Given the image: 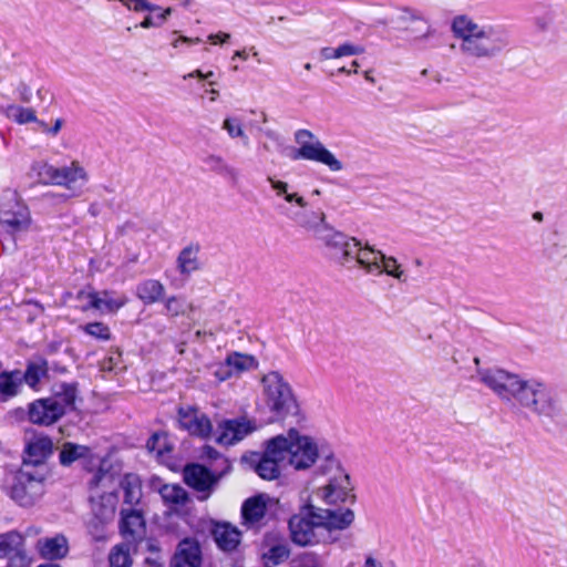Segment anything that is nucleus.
<instances>
[{"mask_svg": "<svg viewBox=\"0 0 567 567\" xmlns=\"http://www.w3.org/2000/svg\"><path fill=\"white\" fill-rule=\"evenodd\" d=\"M200 457L208 461H215L221 457L220 453L213 446L205 444L202 447Z\"/></svg>", "mask_w": 567, "mask_h": 567, "instance_id": "4d7b16f0", "label": "nucleus"}, {"mask_svg": "<svg viewBox=\"0 0 567 567\" xmlns=\"http://www.w3.org/2000/svg\"><path fill=\"white\" fill-rule=\"evenodd\" d=\"M223 128L227 131L230 137H241L245 140V143L248 141V136L241 127L240 121L238 118H225L223 123Z\"/></svg>", "mask_w": 567, "mask_h": 567, "instance_id": "a18cd8bd", "label": "nucleus"}, {"mask_svg": "<svg viewBox=\"0 0 567 567\" xmlns=\"http://www.w3.org/2000/svg\"><path fill=\"white\" fill-rule=\"evenodd\" d=\"M226 364L233 368L237 373H240L255 368L257 360L252 355L234 352L227 357Z\"/></svg>", "mask_w": 567, "mask_h": 567, "instance_id": "e433bc0d", "label": "nucleus"}, {"mask_svg": "<svg viewBox=\"0 0 567 567\" xmlns=\"http://www.w3.org/2000/svg\"><path fill=\"white\" fill-rule=\"evenodd\" d=\"M4 113L8 118L14 121L18 124H27L37 121L35 111L31 107L9 105Z\"/></svg>", "mask_w": 567, "mask_h": 567, "instance_id": "4c0bfd02", "label": "nucleus"}, {"mask_svg": "<svg viewBox=\"0 0 567 567\" xmlns=\"http://www.w3.org/2000/svg\"><path fill=\"white\" fill-rule=\"evenodd\" d=\"M159 494L166 504L183 506L189 501L187 491L177 484H164L159 488Z\"/></svg>", "mask_w": 567, "mask_h": 567, "instance_id": "2f4dec72", "label": "nucleus"}, {"mask_svg": "<svg viewBox=\"0 0 567 567\" xmlns=\"http://www.w3.org/2000/svg\"><path fill=\"white\" fill-rule=\"evenodd\" d=\"M2 198L7 199V203L2 204L3 254L8 249H14L20 236L29 230L31 214L29 207L21 200L17 190L10 188L3 190Z\"/></svg>", "mask_w": 567, "mask_h": 567, "instance_id": "20e7f679", "label": "nucleus"}, {"mask_svg": "<svg viewBox=\"0 0 567 567\" xmlns=\"http://www.w3.org/2000/svg\"><path fill=\"white\" fill-rule=\"evenodd\" d=\"M16 553H25L24 537L16 530L2 534V558Z\"/></svg>", "mask_w": 567, "mask_h": 567, "instance_id": "c9c22d12", "label": "nucleus"}, {"mask_svg": "<svg viewBox=\"0 0 567 567\" xmlns=\"http://www.w3.org/2000/svg\"><path fill=\"white\" fill-rule=\"evenodd\" d=\"M8 559L6 567H30L31 559L27 553H16L4 556Z\"/></svg>", "mask_w": 567, "mask_h": 567, "instance_id": "3c124183", "label": "nucleus"}, {"mask_svg": "<svg viewBox=\"0 0 567 567\" xmlns=\"http://www.w3.org/2000/svg\"><path fill=\"white\" fill-rule=\"evenodd\" d=\"M380 266L382 274L385 272L386 275L396 278L398 280H405L404 272L400 270V266L395 258L393 257H386L384 255V258H380Z\"/></svg>", "mask_w": 567, "mask_h": 567, "instance_id": "79ce46f5", "label": "nucleus"}, {"mask_svg": "<svg viewBox=\"0 0 567 567\" xmlns=\"http://www.w3.org/2000/svg\"><path fill=\"white\" fill-rule=\"evenodd\" d=\"M267 503L264 494L247 498L241 506V517L246 524L259 523L266 515Z\"/></svg>", "mask_w": 567, "mask_h": 567, "instance_id": "b1692460", "label": "nucleus"}, {"mask_svg": "<svg viewBox=\"0 0 567 567\" xmlns=\"http://www.w3.org/2000/svg\"><path fill=\"white\" fill-rule=\"evenodd\" d=\"M63 126V120L62 118H56L53 126H50L48 130V134L49 135H52V136H55L60 130L62 128Z\"/></svg>", "mask_w": 567, "mask_h": 567, "instance_id": "e2e57ef3", "label": "nucleus"}, {"mask_svg": "<svg viewBox=\"0 0 567 567\" xmlns=\"http://www.w3.org/2000/svg\"><path fill=\"white\" fill-rule=\"evenodd\" d=\"M37 549L43 559L59 560L69 554V542L63 534H56L53 537L38 539Z\"/></svg>", "mask_w": 567, "mask_h": 567, "instance_id": "6ab92c4d", "label": "nucleus"}, {"mask_svg": "<svg viewBox=\"0 0 567 567\" xmlns=\"http://www.w3.org/2000/svg\"><path fill=\"white\" fill-rule=\"evenodd\" d=\"M213 432V424L206 414L197 415L193 425H190L189 434L203 439H208Z\"/></svg>", "mask_w": 567, "mask_h": 567, "instance_id": "ea45409f", "label": "nucleus"}, {"mask_svg": "<svg viewBox=\"0 0 567 567\" xmlns=\"http://www.w3.org/2000/svg\"><path fill=\"white\" fill-rule=\"evenodd\" d=\"M213 537L224 551H233L240 544L241 533L229 523L217 524L213 529Z\"/></svg>", "mask_w": 567, "mask_h": 567, "instance_id": "4be33fe9", "label": "nucleus"}, {"mask_svg": "<svg viewBox=\"0 0 567 567\" xmlns=\"http://www.w3.org/2000/svg\"><path fill=\"white\" fill-rule=\"evenodd\" d=\"M120 532L125 542L137 544L143 540L145 534V519L141 511H121Z\"/></svg>", "mask_w": 567, "mask_h": 567, "instance_id": "dca6fc26", "label": "nucleus"}, {"mask_svg": "<svg viewBox=\"0 0 567 567\" xmlns=\"http://www.w3.org/2000/svg\"><path fill=\"white\" fill-rule=\"evenodd\" d=\"M203 163L210 172L230 177L233 181L237 179V171L230 165H228L221 156L214 154L207 155L206 157L203 158Z\"/></svg>", "mask_w": 567, "mask_h": 567, "instance_id": "473e14b6", "label": "nucleus"}, {"mask_svg": "<svg viewBox=\"0 0 567 567\" xmlns=\"http://www.w3.org/2000/svg\"><path fill=\"white\" fill-rule=\"evenodd\" d=\"M107 461L103 460L97 468V471L94 473L90 481L91 487H97L100 486L103 481L109 480L110 482L113 481V474L110 472V468L106 467Z\"/></svg>", "mask_w": 567, "mask_h": 567, "instance_id": "de8ad7c7", "label": "nucleus"}, {"mask_svg": "<svg viewBox=\"0 0 567 567\" xmlns=\"http://www.w3.org/2000/svg\"><path fill=\"white\" fill-rule=\"evenodd\" d=\"M225 468L219 473L213 472L209 467L200 463H188L183 468L184 483L192 489L200 493L197 498L203 502L209 498L219 481L230 472L231 464L227 458L223 460Z\"/></svg>", "mask_w": 567, "mask_h": 567, "instance_id": "6e6552de", "label": "nucleus"}, {"mask_svg": "<svg viewBox=\"0 0 567 567\" xmlns=\"http://www.w3.org/2000/svg\"><path fill=\"white\" fill-rule=\"evenodd\" d=\"M320 518L318 506L311 503L300 506L299 512L293 514L288 522L292 543L302 547L317 544L319 540L315 528L321 527Z\"/></svg>", "mask_w": 567, "mask_h": 567, "instance_id": "9b49d317", "label": "nucleus"}, {"mask_svg": "<svg viewBox=\"0 0 567 567\" xmlns=\"http://www.w3.org/2000/svg\"><path fill=\"white\" fill-rule=\"evenodd\" d=\"M197 411L193 408H179L178 409V423L182 429L190 432V425L194 424L197 417Z\"/></svg>", "mask_w": 567, "mask_h": 567, "instance_id": "49530a36", "label": "nucleus"}, {"mask_svg": "<svg viewBox=\"0 0 567 567\" xmlns=\"http://www.w3.org/2000/svg\"><path fill=\"white\" fill-rule=\"evenodd\" d=\"M185 301L177 297H169L165 302L167 313L173 317L183 315L185 312Z\"/></svg>", "mask_w": 567, "mask_h": 567, "instance_id": "8fccbe9b", "label": "nucleus"}, {"mask_svg": "<svg viewBox=\"0 0 567 567\" xmlns=\"http://www.w3.org/2000/svg\"><path fill=\"white\" fill-rule=\"evenodd\" d=\"M339 474L334 475L332 478H330L329 483L322 488L323 491V499H330L336 495L337 489L348 488V489H354L350 475L343 471V468L340 466V468H337Z\"/></svg>", "mask_w": 567, "mask_h": 567, "instance_id": "72a5a7b5", "label": "nucleus"}, {"mask_svg": "<svg viewBox=\"0 0 567 567\" xmlns=\"http://www.w3.org/2000/svg\"><path fill=\"white\" fill-rule=\"evenodd\" d=\"M21 375L25 384L32 390L39 391L41 380L49 375L48 361L43 358H40L38 361H29L25 371H21Z\"/></svg>", "mask_w": 567, "mask_h": 567, "instance_id": "a878e982", "label": "nucleus"}, {"mask_svg": "<svg viewBox=\"0 0 567 567\" xmlns=\"http://www.w3.org/2000/svg\"><path fill=\"white\" fill-rule=\"evenodd\" d=\"M261 383L266 403L277 420L291 419L297 424L303 421L298 399L280 372L270 371L262 377Z\"/></svg>", "mask_w": 567, "mask_h": 567, "instance_id": "7ed1b4c3", "label": "nucleus"}, {"mask_svg": "<svg viewBox=\"0 0 567 567\" xmlns=\"http://www.w3.org/2000/svg\"><path fill=\"white\" fill-rule=\"evenodd\" d=\"M104 298L99 297V293L95 291L89 292L87 295V303L80 306L82 311H87L90 309H102Z\"/></svg>", "mask_w": 567, "mask_h": 567, "instance_id": "5fc2aeb1", "label": "nucleus"}, {"mask_svg": "<svg viewBox=\"0 0 567 567\" xmlns=\"http://www.w3.org/2000/svg\"><path fill=\"white\" fill-rule=\"evenodd\" d=\"M203 561L202 547L197 539L183 538L172 558L173 567H200Z\"/></svg>", "mask_w": 567, "mask_h": 567, "instance_id": "f3484780", "label": "nucleus"}, {"mask_svg": "<svg viewBox=\"0 0 567 567\" xmlns=\"http://www.w3.org/2000/svg\"><path fill=\"white\" fill-rule=\"evenodd\" d=\"M229 39H230V34L229 33H225V32H218L216 34H210L208 37V40L212 41V43H214V44L225 43Z\"/></svg>", "mask_w": 567, "mask_h": 567, "instance_id": "052dcab7", "label": "nucleus"}, {"mask_svg": "<svg viewBox=\"0 0 567 567\" xmlns=\"http://www.w3.org/2000/svg\"><path fill=\"white\" fill-rule=\"evenodd\" d=\"M264 445L262 452L252 451L244 454L241 462L265 481L279 478L280 463L286 460L295 470L301 471L311 467L318 456L312 437L301 435L295 427L289 429L287 435L279 434L267 440Z\"/></svg>", "mask_w": 567, "mask_h": 567, "instance_id": "f03ea898", "label": "nucleus"}, {"mask_svg": "<svg viewBox=\"0 0 567 567\" xmlns=\"http://www.w3.org/2000/svg\"><path fill=\"white\" fill-rule=\"evenodd\" d=\"M318 513L322 517L319 525L329 532L347 529L352 525L355 517L354 512L350 508L329 509L318 507Z\"/></svg>", "mask_w": 567, "mask_h": 567, "instance_id": "a211bd4d", "label": "nucleus"}, {"mask_svg": "<svg viewBox=\"0 0 567 567\" xmlns=\"http://www.w3.org/2000/svg\"><path fill=\"white\" fill-rule=\"evenodd\" d=\"M477 373L481 381L502 400L515 399L523 408L553 422L563 417L564 409L558 395L544 382L523 380L503 369H483Z\"/></svg>", "mask_w": 567, "mask_h": 567, "instance_id": "f257e3e1", "label": "nucleus"}, {"mask_svg": "<svg viewBox=\"0 0 567 567\" xmlns=\"http://www.w3.org/2000/svg\"><path fill=\"white\" fill-rule=\"evenodd\" d=\"M83 331L97 340L107 341L111 339L110 328L101 321L86 323L83 326Z\"/></svg>", "mask_w": 567, "mask_h": 567, "instance_id": "a19ab883", "label": "nucleus"}, {"mask_svg": "<svg viewBox=\"0 0 567 567\" xmlns=\"http://www.w3.org/2000/svg\"><path fill=\"white\" fill-rule=\"evenodd\" d=\"M164 291V286L158 280L154 279L145 280L136 287V295L145 305L159 301Z\"/></svg>", "mask_w": 567, "mask_h": 567, "instance_id": "c85d7f7f", "label": "nucleus"}, {"mask_svg": "<svg viewBox=\"0 0 567 567\" xmlns=\"http://www.w3.org/2000/svg\"><path fill=\"white\" fill-rule=\"evenodd\" d=\"M290 555V549L285 544H277L270 547L265 555L272 564L278 565L286 560Z\"/></svg>", "mask_w": 567, "mask_h": 567, "instance_id": "c03bdc74", "label": "nucleus"}, {"mask_svg": "<svg viewBox=\"0 0 567 567\" xmlns=\"http://www.w3.org/2000/svg\"><path fill=\"white\" fill-rule=\"evenodd\" d=\"M339 48L341 50L342 56L358 55L364 51L362 47L354 45L351 43H343V44L339 45Z\"/></svg>", "mask_w": 567, "mask_h": 567, "instance_id": "13d9d810", "label": "nucleus"}, {"mask_svg": "<svg viewBox=\"0 0 567 567\" xmlns=\"http://www.w3.org/2000/svg\"><path fill=\"white\" fill-rule=\"evenodd\" d=\"M391 21L396 30L410 31L415 39H426L433 33L431 24L421 12L409 7L399 9Z\"/></svg>", "mask_w": 567, "mask_h": 567, "instance_id": "ddd939ff", "label": "nucleus"}, {"mask_svg": "<svg viewBox=\"0 0 567 567\" xmlns=\"http://www.w3.org/2000/svg\"><path fill=\"white\" fill-rule=\"evenodd\" d=\"M482 25L477 24L472 18L466 14H460L453 18L451 30L456 39L462 40L460 50L465 54L470 48L472 39L478 32Z\"/></svg>", "mask_w": 567, "mask_h": 567, "instance_id": "412c9836", "label": "nucleus"}, {"mask_svg": "<svg viewBox=\"0 0 567 567\" xmlns=\"http://www.w3.org/2000/svg\"><path fill=\"white\" fill-rule=\"evenodd\" d=\"M23 383L20 370L2 371V401L19 394Z\"/></svg>", "mask_w": 567, "mask_h": 567, "instance_id": "c756f323", "label": "nucleus"}, {"mask_svg": "<svg viewBox=\"0 0 567 567\" xmlns=\"http://www.w3.org/2000/svg\"><path fill=\"white\" fill-rule=\"evenodd\" d=\"M144 564L148 565L150 567H161V564L158 563V558L146 557L144 560Z\"/></svg>", "mask_w": 567, "mask_h": 567, "instance_id": "338daca9", "label": "nucleus"}, {"mask_svg": "<svg viewBox=\"0 0 567 567\" xmlns=\"http://www.w3.org/2000/svg\"><path fill=\"white\" fill-rule=\"evenodd\" d=\"M132 543L124 542L115 545L110 555L109 563L110 567H131L132 558L130 555Z\"/></svg>", "mask_w": 567, "mask_h": 567, "instance_id": "f704fd0d", "label": "nucleus"}, {"mask_svg": "<svg viewBox=\"0 0 567 567\" xmlns=\"http://www.w3.org/2000/svg\"><path fill=\"white\" fill-rule=\"evenodd\" d=\"M256 430L254 421L245 417L225 419L217 425L216 442L220 445H234Z\"/></svg>", "mask_w": 567, "mask_h": 567, "instance_id": "4468645a", "label": "nucleus"}, {"mask_svg": "<svg viewBox=\"0 0 567 567\" xmlns=\"http://www.w3.org/2000/svg\"><path fill=\"white\" fill-rule=\"evenodd\" d=\"M319 241L324 247L326 256L338 265L347 267L350 262H354V256L359 240L350 237L342 231L328 226L326 229L318 231Z\"/></svg>", "mask_w": 567, "mask_h": 567, "instance_id": "1a4fd4ad", "label": "nucleus"}, {"mask_svg": "<svg viewBox=\"0 0 567 567\" xmlns=\"http://www.w3.org/2000/svg\"><path fill=\"white\" fill-rule=\"evenodd\" d=\"M120 485L124 493V503L128 505L138 504L142 496L140 478L134 474H125Z\"/></svg>", "mask_w": 567, "mask_h": 567, "instance_id": "7c9ffc66", "label": "nucleus"}, {"mask_svg": "<svg viewBox=\"0 0 567 567\" xmlns=\"http://www.w3.org/2000/svg\"><path fill=\"white\" fill-rule=\"evenodd\" d=\"M161 439L162 434L159 432H155L148 437L146 442V449L150 452H156L158 456H162L164 455L165 452L169 451V449L166 445L159 446Z\"/></svg>", "mask_w": 567, "mask_h": 567, "instance_id": "603ef678", "label": "nucleus"}, {"mask_svg": "<svg viewBox=\"0 0 567 567\" xmlns=\"http://www.w3.org/2000/svg\"><path fill=\"white\" fill-rule=\"evenodd\" d=\"M27 466H22L12 478L9 487L10 498L22 507L33 506L45 492V474L35 472Z\"/></svg>", "mask_w": 567, "mask_h": 567, "instance_id": "39448f33", "label": "nucleus"}, {"mask_svg": "<svg viewBox=\"0 0 567 567\" xmlns=\"http://www.w3.org/2000/svg\"><path fill=\"white\" fill-rule=\"evenodd\" d=\"M332 52H333V48H329V47L322 48L320 50V56L323 60H330V59H332Z\"/></svg>", "mask_w": 567, "mask_h": 567, "instance_id": "0e129e2a", "label": "nucleus"}, {"mask_svg": "<svg viewBox=\"0 0 567 567\" xmlns=\"http://www.w3.org/2000/svg\"><path fill=\"white\" fill-rule=\"evenodd\" d=\"M121 352L118 350L112 352L107 358L102 361V370L103 371H116L121 369L118 364L121 363Z\"/></svg>", "mask_w": 567, "mask_h": 567, "instance_id": "864d4df0", "label": "nucleus"}, {"mask_svg": "<svg viewBox=\"0 0 567 567\" xmlns=\"http://www.w3.org/2000/svg\"><path fill=\"white\" fill-rule=\"evenodd\" d=\"M204 75L205 73H203L200 70H195L186 75H184V79H189V78H198L199 80H204Z\"/></svg>", "mask_w": 567, "mask_h": 567, "instance_id": "69168bd1", "label": "nucleus"}, {"mask_svg": "<svg viewBox=\"0 0 567 567\" xmlns=\"http://www.w3.org/2000/svg\"><path fill=\"white\" fill-rule=\"evenodd\" d=\"M27 456L22 466L29 464V468L45 474L49 477L50 470L47 460L53 454V442L49 436H41L30 442L24 450Z\"/></svg>", "mask_w": 567, "mask_h": 567, "instance_id": "2eb2a0df", "label": "nucleus"}, {"mask_svg": "<svg viewBox=\"0 0 567 567\" xmlns=\"http://www.w3.org/2000/svg\"><path fill=\"white\" fill-rule=\"evenodd\" d=\"M357 501L355 494H353V489L342 488L337 489L336 495L330 499H324L327 504L333 505L338 503H346L350 502L351 504H354Z\"/></svg>", "mask_w": 567, "mask_h": 567, "instance_id": "09e8293b", "label": "nucleus"}, {"mask_svg": "<svg viewBox=\"0 0 567 567\" xmlns=\"http://www.w3.org/2000/svg\"><path fill=\"white\" fill-rule=\"evenodd\" d=\"M92 450L87 445L73 442H64L59 452V463L69 467L76 461L91 458Z\"/></svg>", "mask_w": 567, "mask_h": 567, "instance_id": "393cba45", "label": "nucleus"}, {"mask_svg": "<svg viewBox=\"0 0 567 567\" xmlns=\"http://www.w3.org/2000/svg\"><path fill=\"white\" fill-rule=\"evenodd\" d=\"M365 567H382L374 558L368 557L365 560Z\"/></svg>", "mask_w": 567, "mask_h": 567, "instance_id": "774afa93", "label": "nucleus"}, {"mask_svg": "<svg viewBox=\"0 0 567 567\" xmlns=\"http://www.w3.org/2000/svg\"><path fill=\"white\" fill-rule=\"evenodd\" d=\"M18 92H19V95H20V99L22 102L24 103H29L30 100H31V90L30 87L24 84V83H20V85L18 86Z\"/></svg>", "mask_w": 567, "mask_h": 567, "instance_id": "bf43d9fd", "label": "nucleus"}, {"mask_svg": "<svg viewBox=\"0 0 567 567\" xmlns=\"http://www.w3.org/2000/svg\"><path fill=\"white\" fill-rule=\"evenodd\" d=\"M78 383H66L62 382L60 384H55L52 394L48 396L49 399H53L64 411V415L68 411L75 410V400L78 398Z\"/></svg>", "mask_w": 567, "mask_h": 567, "instance_id": "5701e85b", "label": "nucleus"}, {"mask_svg": "<svg viewBox=\"0 0 567 567\" xmlns=\"http://www.w3.org/2000/svg\"><path fill=\"white\" fill-rule=\"evenodd\" d=\"M267 179L270 183L272 189L276 190L277 195H284L288 203H296L301 208L307 206V202L302 196H299L297 193H288V184L286 182L277 181L271 176H269Z\"/></svg>", "mask_w": 567, "mask_h": 567, "instance_id": "58836bf2", "label": "nucleus"}, {"mask_svg": "<svg viewBox=\"0 0 567 567\" xmlns=\"http://www.w3.org/2000/svg\"><path fill=\"white\" fill-rule=\"evenodd\" d=\"M199 249L198 244H190L181 250L177 257V268L182 275H189L200 268Z\"/></svg>", "mask_w": 567, "mask_h": 567, "instance_id": "bb28decb", "label": "nucleus"}, {"mask_svg": "<svg viewBox=\"0 0 567 567\" xmlns=\"http://www.w3.org/2000/svg\"><path fill=\"white\" fill-rule=\"evenodd\" d=\"M41 183L65 186L75 193L87 182V174L79 162L73 161L71 166L55 167L49 163L40 162L32 166Z\"/></svg>", "mask_w": 567, "mask_h": 567, "instance_id": "0eeeda50", "label": "nucleus"}, {"mask_svg": "<svg viewBox=\"0 0 567 567\" xmlns=\"http://www.w3.org/2000/svg\"><path fill=\"white\" fill-rule=\"evenodd\" d=\"M380 258H384V254L382 251L374 249L368 244L365 247H362L359 241L355 250L354 262H350L347 268L351 269L355 266H360L369 274L381 275L382 270L380 266Z\"/></svg>", "mask_w": 567, "mask_h": 567, "instance_id": "aec40b11", "label": "nucleus"}, {"mask_svg": "<svg viewBox=\"0 0 567 567\" xmlns=\"http://www.w3.org/2000/svg\"><path fill=\"white\" fill-rule=\"evenodd\" d=\"M178 42L187 43V44H194V43H200V38H188L185 35H181L177 40L174 41L173 45L177 47Z\"/></svg>", "mask_w": 567, "mask_h": 567, "instance_id": "680f3d73", "label": "nucleus"}, {"mask_svg": "<svg viewBox=\"0 0 567 567\" xmlns=\"http://www.w3.org/2000/svg\"><path fill=\"white\" fill-rule=\"evenodd\" d=\"M306 138L313 140L315 135L305 128L295 133V140L300 145L293 148L290 158L293 161L308 159L321 163L332 172H339L343 168L342 163L319 141L307 142Z\"/></svg>", "mask_w": 567, "mask_h": 567, "instance_id": "9d476101", "label": "nucleus"}, {"mask_svg": "<svg viewBox=\"0 0 567 567\" xmlns=\"http://www.w3.org/2000/svg\"><path fill=\"white\" fill-rule=\"evenodd\" d=\"M64 416L63 409L49 398H40L28 404L27 411H21V417L35 425L50 426Z\"/></svg>", "mask_w": 567, "mask_h": 567, "instance_id": "f8f14e48", "label": "nucleus"}, {"mask_svg": "<svg viewBox=\"0 0 567 567\" xmlns=\"http://www.w3.org/2000/svg\"><path fill=\"white\" fill-rule=\"evenodd\" d=\"M103 296H104L103 306L110 312L117 311L120 308H122L125 305V300L106 298L109 296V291H106V290L103 291Z\"/></svg>", "mask_w": 567, "mask_h": 567, "instance_id": "6e6d98bb", "label": "nucleus"}, {"mask_svg": "<svg viewBox=\"0 0 567 567\" xmlns=\"http://www.w3.org/2000/svg\"><path fill=\"white\" fill-rule=\"evenodd\" d=\"M466 55L477 59H493L509 45L507 30L499 24H482L472 39Z\"/></svg>", "mask_w": 567, "mask_h": 567, "instance_id": "423d86ee", "label": "nucleus"}, {"mask_svg": "<svg viewBox=\"0 0 567 567\" xmlns=\"http://www.w3.org/2000/svg\"><path fill=\"white\" fill-rule=\"evenodd\" d=\"M293 220L302 228L312 230L316 238L318 231L326 229L329 225L326 223V215L323 212H299L293 216Z\"/></svg>", "mask_w": 567, "mask_h": 567, "instance_id": "cd10ccee", "label": "nucleus"}, {"mask_svg": "<svg viewBox=\"0 0 567 567\" xmlns=\"http://www.w3.org/2000/svg\"><path fill=\"white\" fill-rule=\"evenodd\" d=\"M312 444L317 449V460L322 458L326 461L327 465L322 467V472L326 473L328 470H331L333 466L340 468L341 464L338 460H336L333 452L328 446H321L319 449L318 444L312 440Z\"/></svg>", "mask_w": 567, "mask_h": 567, "instance_id": "37998d69", "label": "nucleus"}]
</instances>
